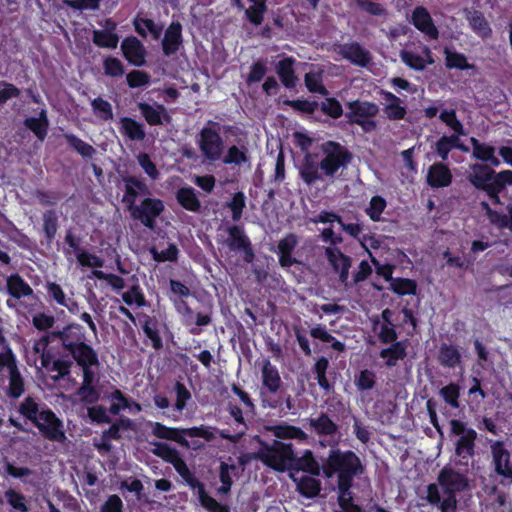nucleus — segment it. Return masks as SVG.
I'll use <instances>...</instances> for the list:
<instances>
[{
  "label": "nucleus",
  "instance_id": "obj_1",
  "mask_svg": "<svg viewBox=\"0 0 512 512\" xmlns=\"http://www.w3.org/2000/svg\"><path fill=\"white\" fill-rule=\"evenodd\" d=\"M321 151L323 158L320 161L317 154H307L299 166V177L309 187L325 178L333 179L339 169L347 168L353 159L347 147L333 140L322 143Z\"/></svg>",
  "mask_w": 512,
  "mask_h": 512
},
{
  "label": "nucleus",
  "instance_id": "obj_2",
  "mask_svg": "<svg viewBox=\"0 0 512 512\" xmlns=\"http://www.w3.org/2000/svg\"><path fill=\"white\" fill-rule=\"evenodd\" d=\"M17 412L37 428L44 439L58 443L67 439L63 421L45 404L41 407L34 397H25L18 404Z\"/></svg>",
  "mask_w": 512,
  "mask_h": 512
},
{
  "label": "nucleus",
  "instance_id": "obj_3",
  "mask_svg": "<svg viewBox=\"0 0 512 512\" xmlns=\"http://www.w3.org/2000/svg\"><path fill=\"white\" fill-rule=\"evenodd\" d=\"M366 471L360 457L352 450L331 448L322 459V473L325 478L337 477V489L351 490L354 479Z\"/></svg>",
  "mask_w": 512,
  "mask_h": 512
},
{
  "label": "nucleus",
  "instance_id": "obj_4",
  "mask_svg": "<svg viewBox=\"0 0 512 512\" xmlns=\"http://www.w3.org/2000/svg\"><path fill=\"white\" fill-rule=\"evenodd\" d=\"M467 176L469 183L477 190L485 192L493 205H502L500 194L512 185V174L507 170L496 172L487 164H473Z\"/></svg>",
  "mask_w": 512,
  "mask_h": 512
},
{
  "label": "nucleus",
  "instance_id": "obj_5",
  "mask_svg": "<svg viewBox=\"0 0 512 512\" xmlns=\"http://www.w3.org/2000/svg\"><path fill=\"white\" fill-rule=\"evenodd\" d=\"M259 449L253 455L254 459L261 461L266 467L276 472L291 471L294 462V446L291 443H284L280 440H273L268 443L259 436Z\"/></svg>",
  "mask_w": 512,
  "mask_h": 512
},
{
  "label": "nucleus",
  "instance_id": "obj_6",
  "mask_svg": "<svg viewBox=\"0 0 512 512\" xmlns=\"http://www.w3.org/2000/svg\"><path fill=\"white\" fill-rule=\"evenodd\" d=\"M52 336L58 341L62 350L74 361L82 359L97 351L86 342V332L82 325L69 323L62 329L52 330Z\"/></svg>",
  "mask_w": 512,
  "mask_h": 512
},
{
  "label": "nucleus",
  "instance_id": "obj_7",
  "mask_svg": "<svg viewBox=\"0 0 512 512\" xmlns=\"http://www.w3.org/2000/svg\"><path fill=\"white\" fill-rule=\"evenodd\" d=\"M450 436L458 437L454 443L455 455L459 458L458 464L468 467L470 461L476 455L477 432L468 427L467 423L460 419L449 421Z\"/></svg>",
  "mask_w": 512,
  "mask_h": 512
},
{
  "label": "nucleus",
  "instance_id": "obj_8",
  "mask_svg": "<svg viewBox=\"0 0 512 512\" xmlns=\"http://www.w3.org/2000/svg\"><path fill=\"white\" fill-rule=\"evenodd\" d=\"M152 434L158 439L174 441L184 448H190V443L185 438L186 436L203 438L208 442L215 439L212 428L205 425L177 428L168 427L160 422H154L152 423Z\"/></svg>",
  "mask_w": 512,
  "mask_h": 512
},
{
  "label": "nucleus",
  "instance_id": "obj_9",
  "mask_svg": "<svg viewBox=\"0 0 512 512\" xmlns=\"http://www.w3.org/2000/svg\"><path fill=\"white\" fill-rule=\"evenodd\" d=\"M220 131L219 122L208 120L198 133L197 146L204 160L209 163H215L223 155L225 146Z\"/></svg>",
  "mask_w": 512,
  "mask_h": 512
},
{
  "label": "nucleus",
  "instance_id": "obj_10",
  "mask_svg": "<svg viewBox=\"0 0 512 512\" xmlns=\"http://www.w3.org/2000/svg\"><path fill=\"white\" fill-rule=\"evenodd\" d=\"M348 111L345 113L348 123L356 124L365 133H371L377 128L374 118L379 113V106L371 101L353 100L346 103Z\"/></svg>",
  "mask_w": 512,
  "mask_h": 512
},
{
  "label": "nucleus",
  "instance_id": "obj_11",
  "mask_svg": "<svg viewBox=\"0 0 512 512\" xmlns=\"http://www.w3.org/2000/svg\"><path fill=\"white\" fill-rule=\"evenodd\" d=\"M8 380L5 394L11 399H19L25 393V379L20 371L17 357L0 362V384Z\"/></svg>",
  "mask_w": 512,
  "mask_h": 512
},
{
  "label": "nucleus",
  "instance_id": "obj_12",
  "mask_svg": "<svg viewBox=\"0 0 512 512\" xmlns=\"http://www.w3.org/2000/svg\"><path fill=\"white\" fill-rule=\"evenodd\" d=\"M165 205L160 198L147 196L142 199L140 204H137L132 210L129 211L130 216L139 221L143 226L153 230L156 227L157 218L164 212Z\"/></svg>",
  "mask_w": 512,
  "mask_h": 512
},
{
  "label": "nucleus",
  "instance_id": "obj_13",
  "mask_svg": "<svg viewBox=\"0 0 512 512\" xmlns=\"http://www.w3.org/2000/svg\"><path fill=\"white\" fill-rule=\"evenodd\" d=\"M228 237L225 240L227 247L234 252H239L245 263L251 264L255 260V251L250 238L241 225H231L227 229Z\"/></svg>",
  "mask_w": 512,
  "mask_h": 512
},
{
  "label": "nucleus",
  "instance_id": "obj_14",
  "mask_svg": "<svg viewBox=\"0 0 512 512\" xmlns=\"http://www.w3.org/2000/svg\"><path fill=\"white\" fill-rule=\"evenodd\" d=\"M122 182L123 195L121 202L128 212L137 205V200L140 197L145 198L151 195V190L143 178L125 175L122 176Z\"/></svg>",
  "mask_w": 512,
  "mask_h": 512
},
{
  "label": "nucleus",
  "instance_id": "obj_15",
  "mask_svg": "<svg viewBox=\"0 0 512 512\" xmlns=\"http://www.w3.org/2000/svg\"><path fill=\"white\" fill-rule=\"evenodd\" d=\"M490 450L495 473L512 482V453L506 448L505 442H491Z\"/></svg>",
  "mask_w": 512,
  "mask_h": 512
},
{
  "label": "nucleus",
  "instance_id": "obj_16",
  "mask_svg": "<svg viewBox=\"0 0 512 512\" xmlns=\"http://www.w3.org/2000/svg\"><path fill=\"white\" fill-rule=\"evenodd\" d=\"M261 383L260 396L262 403H266L268 396L276 395L282 385L278 368L268 358L262 361Z\"/></svg>",
  "mask_w": 512,
  "mask_h": 512
},
{
  "label": "nucleus",
  "instance_id": "obj_17",
  "mask_svg": "<svg viewBox=\"0 0 512 512\" xmlns=\"http://www.w3.org/2000/svg\"><path fill=\"white\" fill-rule=\"evenodd\" d=\"M74 362L70 356H67V353L58 358H55L54 354H45L41 366L47 372H56V375H52L51 378L54 382H58L71 374Z\"/></svg>",
  "mask_w": 512,
  "mask_h": 512
},
{
  "label": "nucleus",
  "instance_id": "obj_18",
  "mask_svg": "<svg viewBox=\"0 0 512 512\" xmlns=\"http://www.w3.org/2000/svg\"><path fill=\"white\" fill-rule=\"evenodd\" d=\"M325 255L333 270L338 273L339 281L345 287H348L349 270L352 265L351 257L344 254L340 249L331 247L326 248Z\"/></svg>",
  "mask_w": 512,
  "mask_h": 512
},
{
  "label": "nucleus",
  "instance_id": "obj_19",
  "mask_svg": "<svg viewBox=\"0 0 512 512\" xmlns=\"http://www.w3.org/2000/svg\"><path fill=\"white\" fill-rule=\"evenodd\" d=\"M438 483L443 488L444 493L461 492L468 487L467 478L453 470L452 468L444 467L438 475Z\"/></svg>",
  "mask_w": 512,
  "mask_h": 512
},
{
  "label": "nucleus",
  "instance_id": "obj_20",
  "mask_svg": "<svg viewBox=\"0 0 512 512\" xmlns=\"http://www.w3.org/2000/svg\"><path fill=\"white\" fill-rule=\"evenodd\" d=\"M453 174L445 162L433 163L427 172L426 183L434 189L445 188L452 184Z\"/></svg>",
  "mask_w": 512,
  "mask_h": 512
},
{
  "label": "nucleus",
  "instance_id": "obj_21",
  "mask_svg": "<svg viewBox=\"0 0 512 512\" xmlns=\"http://www.w3.org/2000/svg\"><path fill=\"white\" fill-rule=\"evenodd\" d=\"M124 58L132 65L141 67L145 64L146 50L141 41L134 37H126L121 43Z\"/></svg>",
  "mask_w": 512,
  "mask_h": 512
},
{
  "label": "nucleus",
  "instance_id": "obj_22",
  "mask_svg": "<svg viewBox=\"0 0 512 512\" xmlns=\"http://www.w3.org/2000/svg\"><path fill=\"white\" fill-rule=\"evenodd\" d=\"M137 106L141 115L150 126H160L164 123L169 124L172 121L171 115L163 104L153 106L146 102H139Z\"/></svg>",
  "mask_w": 512,
  "mask_h": 512
},
{
  "label": "nucleus",
  "instance_id": "obj_23",
  "mask_svg": "<svg viewBox=\"0 0 512 512\" xmlns=\"http://www.w3.org/2000/svg\"><path fill=\"white\" fill-rule=\"evenodd\" d=\"M299 243L298 236L294 233L286 234L277 245L279 264L283 268H289L298 263L292 253Z\"/></svg>",
  "mask_w": 512,
  "mask_h": 512
},
{
  "label": "nucleus",
  "instance_id": "obj_24",
  "mask_svg": "<svg viewBox=\"0 0 512 512\" xmlns=\"http://www.w3.org/2000/svg\"><path fill=\"white\" fill-rule=\"evenodd\" d=\"M183 44L182 25L173 21L167 27L162 39V51L165 56L174 55Z\"/></svg>",
  "mask_w": 512,
  "mask_h": 512
},
{
  "label": "nucleus",
  "instance_id": "obj_25",
  "mask_svg": "<svg viewBox=\"0 0 512 512\" xmlns=\"http://www.w3.org/2000/svg\"><path fill=\"white\" fill-rule=\"evenodd\" d=\"M411 23L416 29L429 36L431 39L439 38V31L435 26L428 10L423 6H418L412 13Z\"/></svg>",
  "mask_w": 512,
  "mask_h": 512
},
{
  "label": "nucleus",
  "instance_id": "obj_26",
  "mask_svg": "<svg viewBox=\"0 0 512 512\" xmlns=\"http://www.w3.org/2000/svg\"><path fill=\"white\" fill-rule=\"evenodd\" d=\"M381 96L385 100L383 112L390 121L403 120L407 114L406 106L403 101L392 92L382 90Z\"/></svg>",
  "mask_w": 512,
  "mask_h": 512
},
{
  "label": "nucleus",
  "instance_id": "obj_27",
  "mask_svg": "<svg viewBox=\"0 0 512 512\" xmlns=\"http://www.w3.org/2000/svg\"><path fill=\"white\" fill-rule=\"evenodd\" d=\"M400 58L403 63L415 71H423L427 65L434 63L431 49L426 45L422 47V55H418L410 50H402Z\"/></svg>",
  "mask_w": 512,
  "mask_h": 512
},
{
  "label": "nucleus",
  "instance_id": "obj_28",
  "mask_svg": "<svg viewBox=\"0 0 512 512\" xmlns=\"http://www.w3.org/2000/svg\"><path fill=\"white\" fill-rule=\"evenodd\" d=\"M465 18L472 31L482 40L489 39L492 36V28L482 11L465 9Z\"/></svg>",
  "mask_w": 512,
  "mask_h": 512
},
{
  "label": "nucleus",
  "instance_id": "obj_29",
  "mask_svg": "<svg viewBox=\"0 0 512 512\" xmlns=\"http://www.w3.org/2000/svg\"><path fill=\"white\" fill-rule=\"evenodd\" d=\"M339 53L344 59L360 67H366L371 61L370 52L363 48L358 42L342 45Z\"/></svg>",
  "mask_w": 512,
  "mask_h": 512
},
{
  "label": "nucleus",
  "instance_id": "obj_30",
  "mask_svg": "<svg viewBox=\"0 0 512 512\" xmlns=\"http://www.w3.org/2000/svg\"><path fill=\"white\" fill-rule=\"evenodd\" d=\"M291 471H303L309 473L312 476H320L322 472V463L320 464L313 452L309 449L305 450L302 456L298 457L294 454L293 467Z\"/></svg>",
  "mask_w": 512,
  "mask_h": 512
},
{
  "label": "nucleus",
  "instance_id": "obj_31",
  "mask_svg": "<svg viewBox=\"0 0 512 512\" xmlns=\"http://www.w3.org/2000/svg\"><path fill=\"white\" fill-rule=\"evenodd\" d=\"M140 324L145 336L151 341L155 350L163 348V341L159 331V321L155 316L143 313L140 318Z\"/></svg>",
  "mask_w": 512,
  "mask_h": 512
},
{
  "label": "nucleus",
  "instance_id": "obj_32",
  "mask_svg": "<svg viewBox=\"0 0 512 512\" xmlns=\"http://www.w3.org/2000/svg\"><path fill=\"white\" fill-rule=\"evenodd\" d=\"M75 363L82 371L81 384L97 385L98 378L96 377L94 369H98L100 367L98 353L96 352L91 354V356H87L79 360L77 359Z\"/></svg>",
  "mask_w": 512,
  "mask_h": 512
},
{
  "label": "nucleus",
  "instance_id": "obj_33",
  "mask_svg": "<svg viewBox=\"0 0 512 512\" xmlns=\"http://www.w3.org/2000/svg\"><path fill=\"white\" fill-rule=\"evenodd\" d=\"M437 360L442 367L454 369L461 365L462 354L458 347L452 344L442 343L438 350Z\"/></svg>",
  "mask_w": 512,
  "mask_h": 512
},
{
  "label": "nucleus",
  "instance_id": "obj_34",
  "mask_svg": "<svg viewBox=\"0 0 512 512\" xmlns=\"http://www.w3.org/2000/svg\"><path fill=\"white\" fill-rule=\"evenodd\" d=\"M472 145V156L482 162L489 163L491 166L498 167L500 160L495 156V148L487 143H482L475 137L470 138Z\"/></svg>",
  "mask_w": 512,
  "mask_h": 512
},
{
  "label": "nucleus",
  "instance_id": "obj_35",
  "mask_svg": "<svg viewBox=\"0 0 512 512\" xmlns=\"http://www.w3.org/2000/svg\"><path fill=\"white\" fill-rule=\"evenodd\" d=\"M175 198L177 203L185 210L190 212H200L201 202L197 196L196 190L191 186L180 187Z\"/></svg>",
  "mask_w": 512,
  "mask_h": 512
},
{
  "label": "nucleus",
  "instance_id": "obj_36",
  "mask_svg": "<svg viewBox=\"0 0 512 512\" xmlns=\"http://www.w3.org/2000/svg\"><path fill=\"white\" fill-rule=\"evenodd\" d=\"M6 288L8 294L17 300L33 295L31 286L18 273L11 274L7 277Z\"/></svg>",
  "mask_w": 512,
  "mask_h": 512
},
{
  "label": "nucleus",
  "instance_id": "obj_37",
  "mask_svg": "<svg viewBox=\"0 0 512 512\" xmlns=\"http://www.w3.org/2000/svg\"><path fill=\"white\" fill-rule=\"evenodd\" d=\"M480 207L492 224L512 231V203L506 206L507 215L493 210L487 201H482Z\"/></svg>",
  "mask_w": 512,
  "mask_h": 512
},
{
  "label": "nucleus",
  "instance_id": "obj_38",
  "mask_svg": "<svg viewBox=\"0 0 512 512\" xmlns=\"http://www.w3.org/2000/svg\"><path fill=\"white\" fill-rule=\"evenodd\" d=\"M309 425L321 437L334 436L339 431L338 425L325 412H321L316 418H310Z\"/></svg>",
  "mask_w": 512,
  "mask_h": 512
},
{
  "label": "nucleus",
  "instance_id": "obj_39",
  "mask_svg": "<svg viewBox=\"0 0 512 512\" xmlns=\"http://www.w3.org/2000/svg\"><path fill=\"white\" fill-rule=\"evenodd\" d=\"M407 340H402L391 344L387 348L381 349L379 356L385 359L387 367H395L398 361H402L407 357Z\"/></svg>",
  "mask_w": 512,
  "mask_h": 512
},
{
  "label": "nucleus",
  "instance_id": "obj_40",
  "mask_svg": "<svg viewBox=\"0 0 512 512\" xmlns=\"http://www.w3.org/2000/svg\"><path fill=\"white\" fill-rule=\"evenodd\" d=\"M136 33L143 38L147 37L148 32L154 40H158L163 32V25L155 23L154 20L137 15L133 20Z\"/></svg>",
  "mask_w": 512,
  "mask_h": 512
},
{
  "label": "nucleus",
  "instance_id": "obj_41",
  "mask_svg": "<svg viewBox=\"0 0 512 512\" xmlns=\"http://www.w3.org/2000/svg\"><path fill=\"white\" fill-rule=\"evenodd\" d=\"M295 59L293 57H285L276 65V72L281 83L288 89L296 86L297 77L294 71Z\"/></svg>",
  "mask_w": 512,
  "mask_h": 512
},
{
  "label": "nucleus",
  "instance_id": "obj_42",
  "mask_svg": "<svg viewBox=\"0 0 512 512\" xmlns=\"http://www.w3.org/2000/svg\"><path fill=\"white\" fill-rule=\"evenodd\" d=\"M120 132L131 141H143L146 137L144 125L131 117L121 118Z\"/></svg>",
  "mask_w": 512,
  "mask_h": 512
},
{
  "label": "nucleus",
  "instance_id": "obj_43",
  "mask_svg": "<svg viewBox=\"0 0 512 512\" xmlns=\"http://www.w3.org/2000/svg\"><path fill=\"white\" fill-rule=\"evenodd\" d=\"M270 431L277 439H294L300 442H305L308 439V435L300 427L287 423L274 425Z\"/></svg>",
  "mask_w": 512,
  "mask_h": 512
},
{
  "label": "nucleus",
  "instance_id": "obj_44",
  "mask_svg": "<svg viewBox=\"0 0 512 512\" xmlns=\"http://www.w3.org/2000/svg\"><path fill=\"white\" fill-rule=\"evenodd\" d=\"M24 125L32 131L34 135L43 141L48 132L49 121L45 110H41L39 117H28L24 120Z\"/></svg>",
  "mask_w": 512,
  "mask_h": 512
},
{
  "label": "nucleus",
  "instance_id": "obj_45",
  "mask_svg": "<svg viewBox=\"0 0 512 512\" xmlns=\"http://www.w3.org/2000/svg\"><path fill=\"white\" fill-rule=\"evenodd\" d=\"M228 411H229L230 415L234 418V420L238 424L243 426V429L236 434H231L228 430L224 429V430H221L219 434H220L221 438L228 440L230 442L236 443L245 434V430L247 429V426H246V423H245V420L243 417L242 409L239 406L230 403L228 405Z\"/></svg>",
  "mask_w": 512,
  "mask_h": 512
},
{
  "label": "nucleus",
  "instance_id": "obj_46",
  "mask_svg": "<svg viewBox=\"0 0 512 512\" xmlns=\"http://www.w3.org/2000/svg\"><path fill=\"white\" fill-rule=\"evenodd\" d=\"M115 23H112L111 29L94 30L92 41L101 48L115 49L119 42V36L113 32Z\"/></svg>",
  "mask_w": 512,
  "mask_h": 512
},
{
  "label": "nucleus",
  "instance_id": "obj_47",
  "mask_svg": "<svg viewBox=\"0 0 512 512\" xmlns=\"http://www.w3.org/2000/svg\"><path fill=\"white\" fill-rule=\"evenodd\" d=\"M151 452L166 463L171 464L173 467L183 459L176 448H173L164 442H155L154 448Z\"/></svg>",
  "mask_w": 512,
  "mask_h": 512
},
{
  "label": "nucleus",
  "instance_id": "obj_48",
  "mask_svg": "<svg viewBox=\"0 0 512 512\" xmlns=\"http://www.w3.org/2000/svg\"><path fill=\"white\" fill-rule=\"evenodd\" d=\"M42 229L48 243H51L57 234L59 227V216L56 210H45L42 214Z\"/></svg>",
  "mask_w": 512,
  "mask_h": 512
},
{
  "label": "nucleus",
  "instance_id": "obj_49",
  "mask_svg": "<svg viewBox=\"0 0 512 512\" xmlns=\"http://www.w3.org/2000/svg\"><path fill=\"white\" fill-rule=\"evenodd\" d=\"M222 162L225 165H237L241 166L243 164L250 162V157L248 155V149L246 146H230L224 157L222 158Z\"/></svg>",
  "mask_w": 512,
  "mask_h": 512
},
{
  "label": "nucleus",
  "instance_id": "obj_50",
  "mask_svg": "<svg viewBox=\"0 0 512 512\" xmlns=\"http://www.w3.org/2000/svg\"><path fill=\"white\" fill-rule=\"evenodd\" d=\"M237 474L238 467L235 464H228L222 461L219 465V480L221 482V486L219 487L218 492L221 494H228L233 485L232 475L236 476Z\"/></svg>",
  "mask_w": 512,
  "mask_h": 512
},
{
  "label": "nucleus",
  "instance_id": "obj_51",
  "mask_svg": "<svg viewBox=\"0 0 512 512\" xmlns=\"http://www.w3.org/2000/svg\"><path fill=\"white\" fill-rule=\"evenodd\" d=\"M121 438L122 435L119 428L112 423L108 429L102 432L100 439L94 442V446L99 452L109 453L113 448L111 440H120Z\"/></svg>",
  "mask_w": 512,
  "mask_h": 512
},
{
  "label": "nucleus",
  "instance_id": "obj_52",
  "mask_svg": "<svg viewBox=\"0 0 512 512\" xmlns=\"http://www.w3.org/2000/svg\"><path fill=\"white\" fill-rule=\"evenodd\" d=\"M316 476H302L297 483V491L304 497L312 499L319 495L321 482Z\"/></svg>",
  "mask_w": 512,
  "mask_h": 512
},
{
  "label": "nucleus",
  "instance_id": "obj_53",
  "mask_svg": "<svg viewBox=\"0 0 512 512\" xmlns=\"http://www.w3.org/2000/svg\"><path fill=\"white\" fill-rule=\"evenodd\" d=\"M328 367L329 360L326 357L321 356L316 360L312 368V371L315 374V378L318 382L319 387L326 392H330L334 388L333 384L329 382L326 376Z\"/></svg>",
  "mask_w": 512,
  "mask_h": 512
},
{
  "label": "nucleus",
  "instance_id": "obj_54",
  "mask_svg": "<svg viewBox=\"0 0 512 512\" xmlns=\"http://www.w3.org/2000/svg\"><path fill=\"white\" fill-rule=\"evenodd\" d=\"M310 336L322 342L331 343V348L337 352H344L346 349L345 344L332 336L326 330V327L321 324H317L310 329Z\"/></svg>",
  "mask_w": 512,
  "mask_h": 512
},
{
  "label": "nucleus",
  "instance_id": "obj_55",
  "mask_svg": "<svg viewBox=\"0 0 512 512\" xmlns=\"http://www.w3.org/2000/svg\"><path fill=\"white\" fill-rule=\"evenodd\" d=\"M445 66L448 69L470 70L474 68L473 64H469L464 54L452 51L448 47L444 48Z\"/></svg>",
  "mask_w": 512,
  "mask_h": 512
},
{
  "label": "nucleus",
  "instance_id": "obj_56",
  "mask_svg": "<svg viewBox=\"0 0 512 512\" xmlns=\"http://www.w3.org/2000/svg\"><path fill=\"white\" fill-rule=\"evenodd\" d=\"M69 147L78 152L84 159H90L96 153L95 148L72 133L63 135Z\"/></svg>",
  "mask_w": 512,
  "mask_h": 512
},
{
  "label": "nucleus",
  "instance_id": "obj_57",
  "mask_svg": "<svg viewBox=\"0 0 512 512\" xmlns=\"http://www.w3.org/2000/svg\"><path fill=\"white\" fill-rule=\"evenodd\" d=\"M197 495L201 505L210 512H230L228 506L219 503L207 493L204 484L197 489Z\"/></svg>",
  "mask_w": 512,
  "mask_h": 512
},
{
  "label": "nucleus",
  "instance_id": "obj_58",
  "mask_svg": "<svg viewBox=\"0 0 512 512\" xmlns=\"http://www.w3.org/2000/svg\"><path fill=\"white\" fill-rule=\"evenodd\" d=\"M390 289L399 296L415 295L417 283L413 279L398 277L393 280Z\"/></svg>",
  "mask_w": 512,
  "mask_h": 512
},
{
  "label": "nucleus",
  "instance_id": "obj_59",
  "mask_svg": "<svg viewBox=\"0 0 512 512\" xmlns=\"http://www.w3.org/2000/svg\"><path fill=\"white\" fill-rule=\"evenodd\" d=\"M440 396L443 398L446 404L453 409L460 408V386L456 383H449L442 387L439 391Z\"/></svg>",
  "mask_w": 512,
  "mask_h": 512
},
{
  "label": "nucleus",
  "instance_id": "obj_60",
  "mask_svg": "<svg viewBox=\"0 0 512 512\" xmlns=\"http://www.w3.org/2000/svg\"><path fill=\"white\" fill-rule=\"evenodd\" d=\"M439 119L448 126L453 132L466 134L462 122L458 119L455 109H444L439 114Z\"/></svg>",
  "mask_w": 512,
  "mask_h": 512
},
{
  "label": "nucleus",
  "instance_id": "obj_61",
  "mask_svg": "<svg viewBox=\"0 0 512 512\" xmlns=\"http://www.w3.org/2000/svg\"><path fill=\"white\" fill-rule=\"evenodd\" d=\"M122 300L128 306L137 305L138 307H144L147 305L145 295L138 284L132 285L129 290L122 294Z\"/></svg>",
  "mask_w": 512,
  "mask_h": 512
},
{
  "label": "nucleus",
  "instance_id": "obj_62",
  "mask_svg": "<svg viewBox=\"0 0 512 512\" xmlns=\"http://www.w3.org/2000/svg\"><path fill=\"white\" fill-rule=\"evenodd\" d=\"M354 383L358 391L371 390L376 385V374L372 370L363 369L355 375Z\"/></svg>",
  "mask_w": 512,
  "mask_h": 512
},
{
  "label": "nucleus",
  "instance_id": "obj_63",
  "mask_svg": "<svg viewBox=\"0 0 512 512\" xmlns=\"http://www.w3.org/2000/svg\"><path fill=\"white\" fill-rule=\"evenodd\" d=\"M150 253L154 261L161 262H176L179 257V249L175 243H169L165 250L158 251L156 248H151Z\"/></svg>",
  "mask_w": 512,
  "mask_h": 512
},
{
  "label": "nucleus",
  "instance_id": "obj_64",
  "mask_svg": "<svg viewBox=\"0 0 512 512\" xmlns=\"http://www.w3.org/2000/svg\"><path fill=\"white\" fill-rule=\"evenodd\" d=\"M91 107L94 114L103 121L113 119L112 105L102 97H97L91 101Z\"/></svg>",
  "mask_w": 512,
  "mask_h": 512
}]
</instances>
